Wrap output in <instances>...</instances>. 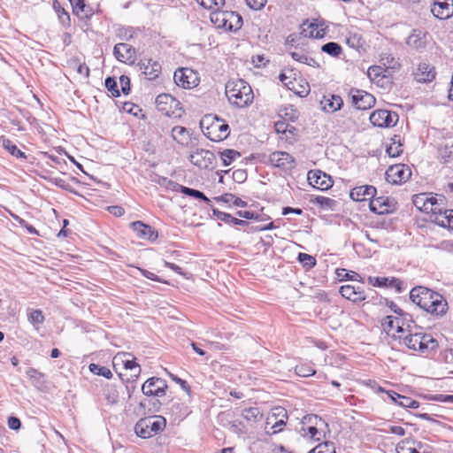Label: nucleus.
Instances as JSON below:
<instances>
[{
    "mask_svg": "<svg viewBox=\"0 0 453 453\" xmlns=\"http://www.w3.org/2000/svg\"><path fill=\"white\" fill-rule=\"evenodd\" d=\"M293 75H295V73H293V70H288V71H285V72H282L280 75H279V79L280 81L289 89L290 86L292 85V83L294 82V79H296L295 77H293Z\"/></svg>",
    "mask_w": 453,
    "mask_h": 453,
    "instance_id": "4d7b16f0",
    "label": "nucleus"
},
{
    "mask_svg": "<svg viewBox=\"0 0 453 453\" xmlns=\"http://www.w3.org/2000/svg\"><path fill=\"white\" fill-rule=\"evenodd\" d=\"M326 33L323 24L319 25L317 22H312L309 26V36L311 38H323Z\"/></svg>",
    "mask_w": 453,
    "mask_h": 453,
    "instance_id": "79ce46f5",
    "label": "nucleus"
},
{
    "mask_svg": "<svg viewBox=\"0 0 453 453\" xmlns=\"http://www.w3.org/2000/svg\"><path fill=\"white\" fill-rule=\"evenodd\" d=\"M180 192L186 196L195 197L196 199H201L205 203H209L210 199L201 191L193 189L188 187H181Z\"/></svg>",
    "mask_w": 453,
    "mask_h": 453,
    "instance_id": "49530a36",
    "label": "nucleus"
},
{
    "mask_svg": "<svg viewBox=\"0 0 453 453\" xmlns=\"http://www.w3.org/2000/svg\"><path fill=\"white\" fill-rule=\"evenodd\" d=\"M0 142L3 147L13 157L17 158H26V155L22 152L11 140L1 137Z\"/></svg>",
    "mask_w": 453,
    "mask_h": 453,
    "instance_id": "e433bc0d",
    "label": "nucleus"
},
{
    "mask_svg": "<svg viewBox=\"0 0 453 453\" xmlns=\"http://www.w3.org/2000/svg\"><path fill=\"white\" fill-rule=\"evenodd\" d=\"M269 163L282 170H292L296 166L295 158L285 151H274L269 155Z\"/></svg>",
    "mask_w": 453,
    "mask_h": 453,
    "instance_id": "2eb2a0df",
    "label": "nucleus"
},
{
    "mask_svg": "<svg viewBox=\"0 0 453 453\" xmlns=\"http://www.w3.org/2000/svg\"><path fill=\"white\" fill-rule=\"evenodd\" d=\"M113 367L122 365L126 370H130L134 372L132 376L138 377L141 372L140 365L135 362V358L130 353L123 352L118 353L113 357Z\"/></svg>",
    "mask_w": 453,
    "mask_h": 453,
    "instance_id": "f3484780",
    "label": "nucleus"
},
{
    "mask_svg": "<svg viewBox=\"0 0 453 453\" xmlns=\"http://www.w3.org/2000/svg\"><path fill=\"white\" fill-rule=\"evenodd\" d=\"M316 202L321 205L323 208L327 209H333V207L335 205V201L334 199H331L329 197L325 196H318L316 198Z\"/></svg>",
    "mask_w": 453,
    "mask_h": 453,
    "instance_id": "052dcab7",
    "label": "nucleus"
},
{
    "mask_svg": "<svg viewBox=\"0 0 453 453\" xmlns=\"http://www.w3.org/2000/svg\"><path fill=\"white\" fill-rule=\"evenodd\" d=\"M371 123L379 127H394L398 121V115L388 110H377L370 115Z\"/></svg>",
    "mask_w": 453,
    "mask_h": 453,
    "instance_id": "f8f14e48",
    "label": "nucleus"
},
{
    "mask_svg": "<svg viewBox=\"0 0 453 453\" xmlns=\"http://www.w3.org/2000/svg\"><path fill=\"white\" fill-rule=\"evenodd\" d=\"M161 403L158 398H143L136 410L138 415H145L158 411Z\"/></svg>",
    "mask_w": 453,
    "mask_h": 453,
    "instance_id": "cd10ccee",
    "label": "nucleus"
},
{
    "mask_svg": "<svg viewBox=\"0 0 453 453\" xmlns=\"http://www.w3.org/2000/svg\"><path fill=\"white\" fill-rule=\"evenodd\" d=\"M370 210L379 215L387 214L395 210V203L386 196L374 197L369 203Z\"/></svg>",
    "mask_w": 453,
    "mask_h": 453,
    "instance_id": "aec40b11",
    "label": "nucleus"
},
{
    "mask_svg": "<svg viewBox=\"0 0 453 453\" xmlns=\"http://www.w3.org/2000/svg\"><path fill=\"white\" fill-rule=\"evenodd\" d=\"M402 152H403V144L402 143H398V144L390 143L387 147V153L391 157H398V156H400V154Z\"/></svg>",
    "mask_w": 453,
    "mask_h": 453,
    "instance_id": "bf43d9fd",
    "label": "nucleus"
},
{
    "mask_svg": "<svg viewBox=\"0 0 453 453\" xmlns=\"http://www.w3.org/2000/svg\"><path fill=\"white\" fill-rule=\"evenodd\" d=\"M241 154L234 150H225L220 152V158L222 160L223 165L227 166L230 165L235 159L239 158Z\"/></svg>",
    "mask_w": 453,
    "mask_h": 453,
    "instance_id": "58836bf2",
    "label": "nucleus"
},
{
    "mask_svg": "<svg viewBox=\"0 0 453 453\" xmlns=\"http://www.w3.org/2000/svg\"><path fill=\"white\" fill-rule=\"evenodd\" d=\"M172 137L181 145H187L190 141L189 131L183 127H174L172 129Z\"/></svg>",
    "mask_w": 453,
    "mask_h": 453,
    "instance_id": "473e14b6",
    "label": "nucleus"
},
{
    "mask_svg": "<svg viewBox=\"0 0 453 453\" xmlns=\"http://www.w3.org/2000/svg\"><path fill=\"white\" fill-rule=\"evenodd\" d=\"M399 340H402L403 344L410 349L418 350L420 352H426L434 350L437 348V341L429 334L420 332H409L397 335Z\"/></svg>",
    "mask_w": 453,
    "mask_h": 453,
    "instance_id": "f03ea898",
    "label": "nucleus"
},
{
    "mask_svg": "<svg viewBox=\"0 0 453 453\" xmlns=\"http://www.w3.org/2000/svg\"><path fill=\"white\" fill-rule=\"evenodd\" d=\"M219 199L226 203H232L236 207L244 208L247 206V202L230 193L222 195Z\"/></svg>",
    "mask_w": 453,
    "mask_h": 453,
    "instance_id": "c03bdc74",
    "label": "nucleus"
},
{
    "mask_svg": "<svg viewBox=\"0 0 453 453\" xmlns=\"http://www.w3.org/2000/svg\"><path fill=\"white\" fill-rule=\"evenodd\" d=\"M205 9H219L225 4V0H196Z\"/></svg>",
    "mask_w": 453,
    "mask_h": 453,
    "instance_id": "603ef678",
    "label": "nucleus"
},
{
    "mask_svg": "<svg viewBox=\"0 0 453 453\" xmlns=\"http://www.w3.org/2000/svg\"><path fill=\"white\" fill-rule=\"evenodd\" d=\"M321 50L329 56L338 57L342 53V47L339 43L334 42H327L321 47Z\"/></svg>",
    "mask_w": 453,
    "mask_h": 453,
    "instance_id": "a19ab883",
    "label": "nucleus"
},
{
    "mask_svg": "<svg viewBox=\"0 0 453 453\" xmlns=\"http://www.w3.org/2000/svg\"><path fill=\"white\" fill-rule=\"evenodd\" d=\"M431 12L438 19H447L453 15V0H434Z\"/></svg>",
    "mask_w": 453,
    "mask_h": 453,
    "instance_id": "6ab92c4d",
    "label": "nucleus"
},
{
    "mask_svg": "<svg viewBox=\"0 0 453 453\" xmlns=\"http://www.w3.org/2000/svg\"><path fill=\"white\" fill-rule=\"evenodd\" d=\"M174 82L183 88H192L197 86L199 79L197 73L189 68H180L174 72Z\"/></svg>",
    "mask_w": 453,
    "mask_h": 453,
    "instance_id": "9b49d317",
    "label": "nucleus"
},
{
    "mask_svg": "<svg viewBox=\"0 0 453 453\" xmlns=\"http://www.w3.org/2000/svg\"><path fill=\"white\" fill-rule=\"evenodd\" d=\"M342 296L349 299L354 303L361 302L365 299V291L361 287H355L351 285H344L340 288Z\"/></svg>",
    "mask_w": 453,
    "mask_h": 453,
    "instance_id": "393cba45",
    "label": "nucleus"
},
{
    "mask_svg": "<svg viewBox=\"0 0 453 453\" xmlns=\"http://www.w3.org/2000/svg\"><path fill=\"white\" fill-rule=\"evenodd\" d=\"M322 109L327 112H334L341 109L343 101L340 96L328 95L324 96L320 101Z\"/></svg>",
    "mask_w": 453,
    "mask_h": 453,
    "instance_id": "c85d7f7f",
    "label": "nucleus"
},
{
    "mask_svg": "<svg viewBox=\"0 0 453 453\" xmlns=\"http://www.w3.org/2000/svg\"><path fill=\"white\" fill-rule=\"evenodd\" d=\"M242 416L248 421H257L263 418V414L258 408L250 407L242 410Z\"/></svg>",
    "mask_w": 453,
    "mask_h": 453,
    "instance_id": "ea45409f",
    "label": "nucleus"
},
{
    "mask_svg": "<svg viewBox=\"0 0 453 453\" xmlns=\"http://www.w3.org/2000/svg\"><path fill=\"white\" fill-rule=\"evenodd\" d=\"M427 33L422 30L414 29L407 37L406 43L415 50H422L426 47L427 42Z\"/></svg>",
    "mask_w": 453,
    "mask_h": 453,
    "instance_id": "bb28decb",
    "label": "nucleus"
},
{
    "mask_svg": "<svg viewBox=\"0 0 453 453\" xmlns=\"http://www.w3.org/2000/svg\"><path fill=\"white\" fill-rule=\"evenodd\" d=\"M213 214L217 217L219 220H221L225 223H229L235 226L248 225V223L245 220L234 218L226 212L219 211L216 209L213 210Z\"/></svg>",
    "mask_w": 453,
    "mask_h": 453,
    "instance_id": "c9c22d12",
    "label": "nucleus"
},
{
    "mask_svg": "<svg viewBox=\"0 0 453 453\" xmlns=\"http://www.w3.org/2000/svg\"><path fill=\"white\" fill-rule=\"evenodd\" d=\"M307 180L313 188L320 190H326L333 186L331 177L320 170L309 171Z\"/></svg>",
    "mask_w": 453,
    "mask_h": 453,
    "instance_id": "dca6fc26",
    "label": "nucleus"
},
{
    "mask_svg": "<svg viewBox=\"0 0 453 453\" xmlns=\"http://www.w3.org/2000/svg\"><path fill=\"white\" fill-rule=\"evenodd\" d=\"M28 320L34 326L42 324L44 321V316L42 314V311L41 310H32L28 313Z\"/></svg>",
    "mask_w": 453,
    "mask_h": 453,
    "instance_id": "864d4df0",
    "label": "nucleus"
},
{
    "mask_svg": "<svg viewBox=\"0 0 453 453\" xmlns=\"http://www.w3.org/2000/svg\"><path fill=\"white\" fill-rule=\"evenodd\" d=\"M156 105L159 111L168 117L179 118L182 114L180 103L170 94H160L156 98Z\"/></svg>",
    "mask_w": 453,
    "mask_h": 453,
    "instance_id": "423d86ee",
    "label": "nucleus"
},
{
    "mask_svg": "<svg viewBox=\"0 0 453 453\" xmlns=\"http://www.w3.org/2000/svg\"><path fill=\"white\" fill-rule=\"evenodd\" d=\"M445 197L440 195L438 197H429L426 194H418L412 198L413 204L421 211L435 214L440 205H443Z\"/></svg>",
    "mask_w": 453,
    "mask_h": 453,
    "instance_id": "0eeeda50",
    "label": "nucleus"
},
{
    "mask_svg": "<svg viewBox=\"0 0 453 453\" xmlns=\"http://www.w3.org/2000/svg\"><path fill=\"white\" fill-rule=\"evenodd\" d=\"M226 96L231 104L239 108L247 107L254 99L250 85L242 79H233L226 82Z\"/></svg>",
    "mask_w": 453,
    "mask_h": 453,
    "instance_id": "f257e3e1",
    "label": "nucleus"
},
{
    "mask_svg": "<svg viewBox=\"0 0 453 453\" xmlns=\"http://www.w3.org/2000/svg\"><path fill=\"white\" fill-rule=\"evenodd\" d=\"M384 69L381 66L374 65L368 68L367 74L372 81H375L382 74Z\"/></svg>",
    "mask_w": 453,
    "mask_h": 453,
    "instance_id": "680f3d73",
    "label": "nucleus"
},
{
    "mask_svg": "<svg viewBox=\"0 0 453 453\" xmlns=\"http://www.w3.org/2000/svg\"><path fill=\"white\" fill-rule=\"evenodd\" d=\"M328 430L327 423H325L324 426H309L307 427L306 432H300L303 436H308L310 439L314 441H320L321 438L325 435L326 432Z\"/></svg>",
    "mask_w": 453,
    "mask_h": 453,
    "instance_id": "2f4dec72",
    "label": "nucleus"
},
{
    "mask_svg": "<svg viewBox=\"0 0 453 453\" xmlns=\"http://www.w3.org/2000/svg\"><path fill=\"white\" fill-rule=\"evenodd\" d=\"M105 87L109 92H111V96L114 97H118L120 96V92L118 88L117 81L112 77H108L105 79Z\"/></svg>",
    "mask_w": 453,
    "mask_h": 453,
    "instance_id": "6e6d98bb",
    "label": "nucleus"
},
{
    "mask_svg": "<svg viewBox=\"0 0 453 453\" xmlns=\"http://www.w3.org/2000/svg\"><path fill=\"white\" fill-rule=\"evenodd\" d=\"M53 8L58 14L60 22L63 25L68 24L70 21V16L58 1L53 3Z\"/></svg>",
    "mask_w": 453,
    "mask_h": 453,
    "instance_id": "8fccbe9b",
    "label": "nucleus"
},
{
    "mask_svg": "<svg viewBox=\"0 0 453 453\" xmlns=\"http://www.w3.org/2000/svg\"><path fill=\"white\" fill-rule=\"evenodd\" d=\"M326 423L320 417L315 414H307L302 418V426L300 428V432H306L307 427L309 426H324Z\"/></svg>",
    "mask_w": 453,
    "mask_h": 453,
    "instance_id": "72a5a7b5",
    "label": "nucleus"
},
{
    "mask_svg": "<svg viewBox=\"0 0 453 453\" xmlns=\"http://www.w3.org/2000/svg\"><path fill=\"white\" fill-rule=\"evenodd\" d=\"M121 89L124 94H128L130 90V79L127 76L122 75L119 78Z\"/></svg>",
    "mask_w": 453,
    "mask_h": 453,
    "instance_id": "774afa93",
    "label": "nucleus"
},
{
    "mask_svg": "<svg viewBox=\"0 0 453 453\" xmlns=\"http://www.w3.org/2000/svg\"><path fill=\"white\" fill-rule=\"evenodd\" d=\"M165 426V419L161 416L141 418L134 426L137 436L147 439L157 434Z\"/></svg>",
    "mask_w": 453,
    "mask_h": 453,
    "instance_id": "20e7f679",
    "label": "nucleus"
},
{
    "mask_svg": "<svg viewBox=\"0 0 453 453\" xmlns=\"http://www.w3.org/2000/svg\"><path fill=\"white\" fill-rule=\"evenodd\" d=\"M411 176V170L406 165L398 164L391 165L386 171V180L392 184H401L407 181Z\"/></svg>",
    "mask_w": 453,
    "mask_h": 453,
    "instance_id": "9d476101",
    "label": "nucleus"
},
{
    "mask_svg": "<svg viewBox=\"0 0 453 453\" xmlns=\"http://www.w3.org/2000/svg\"><path fill=\"white\" fill-rule=\"evenodd\" d=\"M295 372L300 377H309L316 373V371L308 364L297 365Z\"/></svg>",
    "mask_w": 453,
    "mask_h": 453,
    "instance_id": "de8ad7c7",
    "label": "nucleus"
},
{
    "mask_svg": "<svg viewBox=\"0 0 453 453\" xmlns=\"http://www.w3.org/2000/svg\"><path fill=\"white\" fill-rule=\"evenodd\" d=\"M88 368L93 374L103 376L107 379H111L112 377V372L105 366H102L97 364H90Z\"/></svg>",
    "mask_w": 453,
    "mask_h": 453,
    "instance_id": "37998d69",
    "label": "nucleus"
},
{
    "mask_svg": "<svg viewBox=\"0 0 453 453\" xmlns=\"http://www.w3.org/2000/svg\"><path fill=\"white\" fill-rule=\"evenodd\" d=\"M289 90L293 91L296 95L301 97H305L309 95L311 88L307 81L303 80L298 81L294 79V82L290 86Z\"/></svg>",
    "mask_w": 453,
    "mask_h": 453,
    "instance_id": "f704fd0d",
    "label": "nucleus"
},
{
    "mask_svg": "<svg viewBox=\"0 0 453 453\" xmlns=\"http://www.w3.org/2000/svg\"><path fill=\"white\" fill-rule=\"evenodd\" d=\"M434 296L435 297L433 300V301H434V303H432L431 307L427 308L426 310V311H427L431 314H434L436 316L442 315L447 311V306H448L447 302L443 298V296L441 295H440L439 293H438V295H435Z\"/></svg>",
    "mask_w": 453,
    "mask_h": 453,
    "instance_id": "7c9ffc66",
    "label": "nucleus"
},
{
    "mask_svg": "<svg viewBox=\"0 0 453 453\" xmlns=\"http://www.w3.org/2000/svg\"><path fill=\"white\" fill-rule=\"evenodd\" d=\"M376 188L371 185L356 187L350 191V197L354 201L372 200L376 195Z\"/></svg>",
    "mask_w": 453,
    "mask_h": 453,
    "instance_id": "b1692460",
    "label": "nucleus"
},
{
    "mask_svg": "<svg viewBox=\"0 0 453 453\" xmlns=\"http://www.w3.org/2000/svg\"><path fill=\"white\" fill-rule=\"evenodd\" d=\"M352 104L358 110H366L375 104L374 96L364 90L351 89L349 93Z\"/></svg>",
    "mask_w": 453,
    "mask_h": 453,
    "instance_id": "4468645a",
    "label": "nucleus"
},
{
    "mask_svg": "<svg viewBox=\"0 0 453 453\" xmlns=\"http://www.w3.org/2000/svg\"><path fill=\"white\" fill-rule=\"evenodd\" d=\"M292 58L297 62L305 64L309 66L318 67L319 63L311 57L301 52V51H293L290 53Z\"/></svg>",
    "mask_w": 453,
    "mask_h": 453,
    "instance_id": "4c0bfd02",
    "label": "nucleus"
},
{
    "mask_svg": "<svg viewBox=\"0 0 453 453\" xmlns=\"http://www.w3.org/2000/svg\"><path fill=\"white\" fill-rule=\"evenodd\" d=\"M435 295H438V293L426 287L418 286L411 290L410 298L414 303L426 311L434 303V301L433 300Z\"/></svg>",
    "mask_w": 453,
    "mask_h": 453,
    "instance_id": "6e6552de",
    "label": "nucleus"
},
{
    "mask_svg": "<svg viewBox=\"0 0 453 453\" xmlns=\"http://www.w3.org/2000/svg\"><path fill=\"white\" fill-rule=\"evenodd\" d=\"M309 453H335V447L334 442L326 441L316 446Z\"/></svg>",
    "mask_w": 453,
    "mask_h": 453,
    "instance_id": "09e8293b",
    "label": "nucleus"
},
{
    "mask_svg": "<svg viewBox=\"0 0 453 453\" xmlns=\"http://www.w3.org/2000/svg\"><path fill=\"white\" fill-rule=\"evenodd\" d=\"M390 400L394 403L405 408L416 409L419 406L418 402L413 400V398H390Z\"/></svg>",
    "mask_w": 453,
    "mask_h": 453,
    "instance_id": "3c124183",
    "label": "nucleus"
},
{
    "mask_svg": "<svg viewBox=\"0 0 453 453\" xmlns=\"http://www.w3.org/2000/svg\"><path fill=\"white\" fill-rule=\"evenodd\" d=\"M7 424L10 429L16 431L19 430L21 426L20 420L14 416H11L8 418Z\"/></svg>",
    "mask_w": 453,
    "mask_h": 453,
    "instance_id": "338daca9",
    "label": "nucleus"
},
{
    "mask_svg": "<svg viewBox=\"0 0 453 453\" xmlns=\"http://www.w3.org/2000/svg\"><path fill=\"white\" fill-rule=\"evenodd\" d=\"M368 387L371 388L373 394L386 393L388 395V396H397V397L403 396L402 395L397 394L394 391H389V390L385 389L381 386L378 385L375 381L370 382L368 384Z\"/></svg>",
    "mask_w": 453,
    "mask_h": 453,
    "instance_id": "5fc2aeb1",
    "label": "nucleus"
},
{
    "mask_svg": "<svg viewBox=\"0 0 453 453\" xmlns=\"http://www.w3.org/2000/svg\"><path fill=\"white\" fill-rule=\"evenodd\" d=\"M298 260L308 268H311L316 265V259L312 256L306 253H299Z\"/></svg>",
    "mask_w": 453,
    "mask_h": 453,
    "instance_id": "13d9d810",
    "label": "nucleus"
},
{
    "mask_svg": "<svg viewBox=\"0 0 453 453\" xmlns=\"http://www.w3.org/2000/svg\"><path fill=\"white\" fill-rule=\"evenodd\" d=\"M138 65L145 77L150 81H153L157 78L162 69L161 65L151 58L142 59L138 63Z\"/></svg>",
    "mask_w": 453,
    "mask_h": 453,
    "instance_id": "412c9836",
    "label": "nucleus"
},
{
    "mask_svg": "<svg viewBox=\"0 0 453 453\" xmlns=\"http://www.w3.org/2000/svg\"><path fill=\"white\" fill-rule=\"evenodd\" d=\"M381 325L384 330L388 332V334H389V332L394 329H395L396 332L401 334H405V331L403 328V321L399 318L387 316L383 319Z\"/></svg>",
    "mask_w": 453,
    "mask_h": 453,
    "instance_id": "c756f323",
    "label": "nucleus"
},
{
    "mask_svg": "<svg viewBox=\"0 0 453 453\" xmlns=\"http://www.w3.org/2000/svg\"><path fill=\"white\" fill-rule=\"evenodd\" d=\"M415 79L419 83L432 82L436 76V72L434 66L427 63H420L418 65L417 71L414 73Z\"/></svg>",
    "mask_w": 453,
    "mask_h": 453,
    "instance_id": "4be33fe9",
    "label": "nucleus"
},
{
    "mask_svg": "<svg viewBox=\"0 0 453 453\" xmlns=\"http://www.w3.org/2000/svg\"><path fill=\"white\" fill-rule=\"evenodd\" d=\"M211 21L217 28L225 31H237L242 27V19L235 12L214 10L210 14Z\"/></svg>",
    "mask_w": 453,
    "mask_h": 453,
    "instance_id": "7ed1b4c3",
    "label": "nucleus"
},
{
    "mask_svg": "<svg viewBox=\"0 0 453 453\" xmlns=\"http://www.w3.org/2000/svg\"><path fill=\"white\" fill-rule=\"evenodd\" d=\"M247 5L255 11L261 10L266 4L267 0H245Z\"/></svg>",
    "mask_w": 453,
    "mask_h": 453,
    "instance_id": "0e129e2a",
    "label": "nucleus"
},
{
    "mask_svg": "<svg viewBox=\"0 0 453 453\" xmlns=\"http://www.w3.org/2000/svg\"><path fill=\"white\" fill-rule=\"evenodd\" d=\"M70 3L73 6V11L76 15H80L84 12L86 5L83 0H70Z\"/></svg>",
    "mask_w": 453,
    "mask_h": 453,
    "instance_id": "e2e57ef3",
    "label": "nucleus"
},
{
    "mask_svg": "<svg viewBox=\"0 0 453 453\" xmlns=\"http://www.w3.org/2000/svg\"><path fill=\"white\" fill-rule=\"evenodd\" d=\"M170 377L172 378L173 380H174L176 383H178L181 387V388L184 390V392L187 395L191 394L190 387L188 385L186 380H184L173 374H171V373H170Z\"/></svg>",
    "mask_w": 453,
    "mask_h": 453,
    "instance_id": "69168bd1",
    "label": "nucleus"
},
{
    "mask_svg": "<svg viewBox=\"0 0 453 453\" xmlns=\"http://www.w3.org/2000/svg\"><path fill=\"white\" fill-rule=\"evenodd\" d=\"M132 229L136 233L137 236L150 241H155L157 238V233L149 225L142 221L131 223Z\"/></svg>",
    "mask_w": 453,
    "mask_h": 453,
    "instance_id": "a878e982",
    "label": "nucleus"
},
{
    "mask_svg": "<svg viewBox=\"0 0 453 453\" xmlns=\"http://www.w3.org/2000/svg\"><path fill=\"white\" fill-rule=\"evenodd\" d=\"M113 54L119 62L125 64L133 65L135 61V49L127 43H117Z\"/></svg>",
    "mask_w": 453,
    "mask_h": 453,
    "instance_id": "a211bd4d",
    "label": "nucleus"
},
{
    "mask_svg": "<svg viewBox=\"0 0 453 453\" xmlns=\"http://www.w3.org/2000/svg\"><path fill=\"white\" fill-rule=\"evenodd\" d=\"M210 117H206L201 121V127L204 135L212 142H220L228 137L230 131L229 126L223 119L215 118L210 124Z\"/></svg>",
    "mask_w": 453,
    "mask_h": 453,
    "instance_id": "39448f33",
    "label": "nucleus"
},
{
    "mask_svg": "<svg viewBox=\"0 0 453 453\" xmlns=\"http://www.w3.org/2000/svg\"><path fill=\"white\" fill-rule=\"evenodd\" d=\"M141 389L145 396H162L166 393L167 384L161 378L152 377L142 384Z\"/></svg>",
    "mask_w": 453,
    "mask_h": 453,
    "instance_id": "ddd939ff",
    "label": "nucleus"
},
{
    "mask_svg": "<svg viewBox=\"0 0 453 453\" xmlns=\"http://www.w3.org/2000/svg\"><path fill=\"white\" fill-rule=\"evenodd\" d=\"M380 63L385 66V73L388 72V69H395L399 66L397 61L390 54L387 53L380 56Z\"/></svg>",
    "mask_w": 453,
    "mask_h": 453,
    "instance_id": "a18cd8bd",
    "label": "nucleus"
},
{
    "mask_svg": "<svg viewBox=\"0 0 453 453\" xmlns=\"http://www.w3.org/2000/svg\"><path fill=\"white\" fill-rule=\"evenodd\" d=\"M432 220L441 227L453 229V210H442L440 205Z\"/></svg>",
    "mask_w": 453,
    "mask_h": 453,
    "instance_id": "5701e85b",
    "label": "nucleus"
},
{
    "mask_svg": "<svg viewBox=\"0 0 453 453\" xmlns=\"http://www.w3.org/2000/svg\"><path fill=\"white\" fill-rule=\"evenodd\" d=\"M189 161L200 169H213L216 166V157L208 150L197 149L189 156Z\"/></svg>",
    "mask_w": 453,
    "mask_h": 453,
    "instance_id": "1a4fd4ad",
    "label": "nucleus"
}]
</instances>
